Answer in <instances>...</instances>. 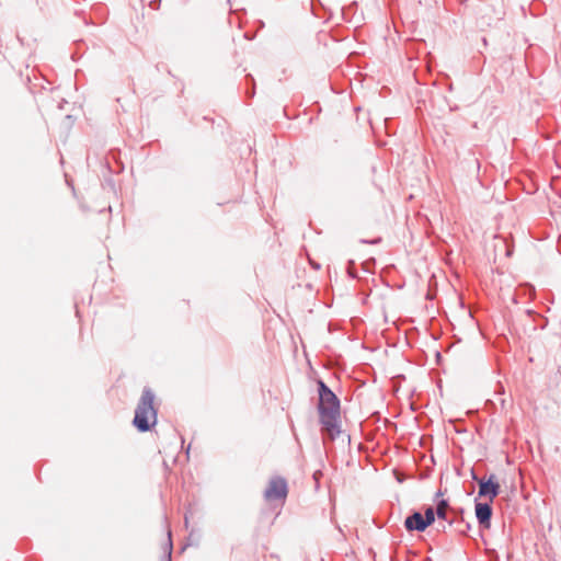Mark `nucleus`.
<instances>
[{"mask_svg": "<svg viewBox=\"0 0 561 561\" xmlns=\"http://www.w3.org/2000/svg\"><path fill=\"white\" fill-rule=\"evenodd\" d=\"M317 386L318 412L322 431L329 433L331 438L335 439L341 434V401L322 379L317 380Z\"/></svg>", "mask_w": 561, "mask_h": 561, "instance_id": "nucleus-1", "label": "nucleus"}, {"mask_svg": "<svg viewBox=\"0 0 561 561\" xmlns=\"http://www.w3.org/2000/svg\"><path fill=\"white\" fill-rule=\"evenodd\" d=\"M154 393L145 387L135 410L133 425L138 432L145 433L151 430L157 423V410L153 407Z\"/></svg>", "mask_w": 561, "mask_h": 561, "instance_id": "nucleus-2", "label": "nucleus"}, {"mask_svg": "<svg viewBox=\"0 0 561 561\" xmlns=\"http://www.w3.org/2000/svg\"><path fill=\"white\" fill-rule=\"evenodd\" d=\"M472 479L478 483L479 485V497H488L490 502H493V500L500 494L501 485L495 477V474H490L488 479H480L474 470H471Z\"/></svg>", "mask_w": 561, "mask_h": 561, "instance_id": "nucleus-3", "label": "nucleus"}, {"mask_svg": "<svg viewBox=\"0 0 561 561\" xmlns=\"http://www.w3.org/2000/svg\"><path fill=\"white\" fill-rule=\"evenodd\" d=\"M287 492V481L282 477H274L270 480L268 485L264 491V497L266 501L285 500Z\"/></svg>", "mask_w": 561, "mask_h": 561, "instance_id": "nucleus-4", "label": "nucleus"}, {"mask_svg": "<svg viewBox=\"0 0 561 561\" xmlns=\"http://www.w3.org/2000/svg\"><path fill=\"white\" fill-rule=\"evenodd\" d=\"M492 502L474 501L476 517L481 528L489 529L491 527V519L493 515Z\"/></svg>", "mask_w": 561, "mask_h": 561, "instance_id": "nucleus-5", "label": "nucleus"}, {"mask_svg": "<svg viewBox=\"0 0 561 561\" xmlns=\"http://www.w3.org/2000/svg\"><path fill=\"white\" fill-rule=\"evenodd\" d=\"M404 527L408 531L423 533L428 526L424 520L423 514L419 511H413L404 520Z\"/></svg>", "mask_w": 561, "mask_h": 561, "instance_id": "nucleus-6", "label": "nucleus"}, {"mask_svg": "<svg viewBox=\"0 0 561 561\" xmlns=\"http://www.w3.org/2000/svg\"><path fill=\"white\" fill-rule=\"evenodd\" d=\"M440 496H443V492L442 490H438L435 494V511H436V516L438 519H443V520H446L448 523V518H447V511H451L454 508H451L449 506V502L445 499H439Z\"/></svg>", "mask_w": 561, "mask_h": 561, "instance_id": "nucleus-7", "label": "nucleus"}, {"mask_svg": "<svg viewBox=\"0 0 561 561\" xmlns=\"http://www.w3.org/2000/svg\"><path fill=\"white\" fill-rule=\"evenodd\" d=\"M463 508H455L453 510V513L455 514V518L448 520L449 525H453L454 523L457 524V531L459 535L466 536L468 531L471 529V524L467 523L463 519Z\"/></svg>", "mask_w": 561, "mask_h": 561, "instance_id": "nucleus-8", "label": "nucleus"}, {"mask_svg": "<svg viewBox=\"0 0 561 561\" xmlns=\"http://www.w3.org/2000/svg\"><path fill=\"white\" fill-rule=\"evenodd\" d=\"M424 520L426 522L427 526H431L434 524L436 518V511L433 506H425L424 514H423Z\"/></svg>", "mask_w": 561, "mask_h": 561, "instance_id": "nucleus-9", "label": "nucleus"}, {"mask_svg": "<svg viewBox=\"0 0 561 561\" xmlns=\"http://www.w3.org/2000/svg\"><path fill=\"white\" fill-rule=\"evenodd\" d=\"M172 540H171V531H168V542L165 543L164 553H165V561H171V554H172Z\"/></svg>", "mask_w": 561, "mask_h": 561, "instance_id": "nucleus-10", "label": "nucleus"}, {"mask_svg": "<svg viewBox=\"0 0 561 561\" xmlns=\"http://www.w3.org/2000/svg\"><path fill=\"white\" fill-rule=\"evenodd\" d=\"M497 390H495L494 394L495 396H499V402L501 404V408L504 409L505 408V399L503 398V394H504V388L502 385H497Z\"/></svg>", "mask_w": 561, "mask_h": 561, "instance_id": "nucleus-11", "label": "nucleus"}, {"mask_svg": "<svg viewBox=\"0 0 561 561\" xmlns=\"http://www.w3.org/2000/svg\"><path fill=\"white\" fill-rule=\"evenodd\" d=\"M247 78L251 81L252 88L247 90V95L249 98H252L255 94V88H254V79L251 75H248Z\"/></svg>", "mask_w": 561, "mask_h": 561, "instance_id": "nucleus-12", "label": "nucleus"}, {"mask_svg": "<svg viewBox=\"0 0 561 561\" xmlns=\"http://www.w3.org/2000/svg\"><path fill=\"white\" fill-rule=\"evenodd\" d=\"M381 241V238H376V239H373V240H366V239H362L360 242L362 243H368V244H377Z\"/></svg>", "mask_w": 561, "mask_h": 561, "instance_id": "nucleus-13", "label": "nucleus"}, {"mask_svg": "<svg viewBox=\"0 0 561 561\" xmlns=\"http://www.w3.org/2000/svg\"><path fill=\"white\" fill-rule=\"evenodd\" d=\"M160 2H161V0H150L149 1V5H150L151 9L157 10L160 7Z\"/></svg>", "mask_w": 561, "mask_h": 561, "instance_id": "nucleus-14", "label": "nucleus"}, {"mask_svg": "<svg viewBox=\"0 0 561 561\" xmlns=\"http://www.w3.org/2000/svg\"><path fill=\"white\" fill-rule=\"evenodd\" d=\"M348 275L352 277V278H356L357 275L354 271H348Z\"/></svg>", "mask_w": 561, "mask_h": 561, "instance_id": "nucleus-15", "label": "nucleus"}, {"mask_svg": "<svg viewBox=\"0 0 561 561\" xmlns=\"http://www.w3.org/2000/svg\"><path fill=\"white\" fill-rule=\"evenodd\" d=\"M319 476H321V471H316V472L313 473V478H314V480H318V479H319Z\"/></svg>", "mask_w": 561, "mask_h": 561, "instance_id": "nucleus-16", "label": "nucleus"}, {"mask_svg": "<svg viewBox=\"0 0 561 561\" xmlns=\"http://www.w3.org/2000/svg\"><path fill=\"white\" fill-rule=\"evenodd\" d=\"M485 404H486V405H492V407H494V405H495V402H494V400H488V401L485 402Z\"/></svg>", "mask_w": 561, "mask_h": 561, "instance_id": "nucleus-17", "label": "nucleus"}, {"mask_svg": "<svg viewBox=\"0 0 561 561\" xmlns=\"http://www.w3.org/2000/svg\"><path fill=\"white\" fill-rule=\"evenodd\" d=\"M312 266H313L314 268H317V270H318V268H320V265H319V264H312Z\"/></svg>", "mask_w": 561, "mask_h": 561, "instance_id": "nucleus-18", "label": "nucleus"}, {"mask_svg": "<svg viewBox=\"0 0 561 561\" xmlns=\"http://www.w3.org/2000/svg\"><path fill=\"white\" fill-rule=\"evenodd\" d=\"M439 528H443V530H445V529H446V526H444V525H439Z\"/></svg>", "mask_w": 561, "mask_h": 561, "instance_id": "nucleus-19", "label": "nucleus"}, {"mask_svg": "<svg viewBox=\"0 0 561 561\" xmlns=\"http://www.w3.org/2000/svg\"><path fill=\"white\" fill-rule=\"evenodd\" d=\"M439 528H443V530H445V529H446V526H444V525H439Z\"/></svg>", "mask_w": 561, "mask_h": 561, "instance_id": "nucleus-20", "label": "nucleus"}]
</instances>
